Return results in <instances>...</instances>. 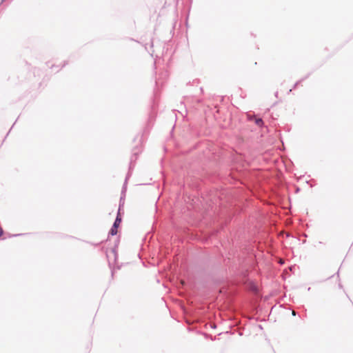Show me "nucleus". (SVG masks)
Masks as SVG:
<instances>
[{"instance_id": "obj_2", "label": "nucleus", "mask_w": 353, "mask_h": 353, "mask_svg": "<svg viewBox=\"0 0 353 353\" xmlns=\"http://www.w3.org/2000/svg\"><path fill=\"white\" fill-rule=\"evenodd\" d=\"M255 123L259 125V126H261L263 124V121L261 119H255Z\"/></svg>"}, {"instance_id": "obj_3", "label": "nucleus", "mask_w": 353, "mask_h": 353, "mask_svg": "<svg viewBox=\"0 0 353 353\" xmlns=\"http://www.w3.org/2000/svg\"><path fill=\"white\" fill-rule=\"evenodd\" d=\"M3 234V230L1 229H0V236L2 235Z\"/></svg>"}, {"instance_id": "obj_1", "label": "nucleus", "mask_w": 353, "mask_h": 353, "mask_svg": "<svg viewBox=\"0 0 353 353\" xmlns=\"http://www.w3.org/2000/svg\"><path fill=\"white\" fill-rule=\"evenodd\" d=\"M121 222V218L120 217L119 214H118V215L117 216L115 221L113 223V225L109 232V234H110L112 236L117 234V228H119Z\"/></svg>"}, {"instance_id": "obj_4", "label": "nucleus", "mask_w": 353, "mask_h": 353, "mask_svg": "<svg viewBox=\"0 0 353 353\" xmlns=\"http://www.w3.org/2000/svg\"><path fill=\"white\" fill-rule=\"evenodd\" d=\"M292 314H293L294 316H295V315H296L295 312H294V311H293V312H292Z\"/></svg>"}, {"instance_id": "obj_5", "label": "nucleus", "mask_w": 353, "mask_h": 353, "mask_svg": "<svg viewBox=\"0 0 353 353\" xmlns=\"http://www.w3.org/2000/svg\"><path fill=\"white\" fill-rule=\"evenodd\" d=\"M298 83H295L294 85V88H296V86L297 85Z\"/></svg>"}]
</instances>
